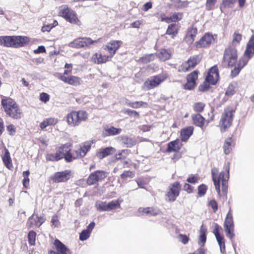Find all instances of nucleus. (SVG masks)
<instances>
[{"instance_id":"nucleus-1","label":"nucleus","mask_w":254,"mask_h":254,"mask_svg":"<svg viewBox=\"0 0 254 254\" xmlns=\"http://www.w3.org/2000/svg\"><path fill=\"white\" fill-rule=\"evenodd\" d=\"M226 171L221 172L218 176V170L216 168L212 169L211 174L212 180L215 187V189L218 194L220 193V182H222V190L226 193L228 188V181L229 179L230 163L228 162L225 165Z\"/></svg>"},{"instance_id":"nucleus-2","label":"nucleus","mask_w":254,"mask_h":254,"mask_svg":"<svg viewBox=\"0 0 254 254\" xmlns=\"http://www.w3.org/2000/svg\"><path fill=\"white\" fill-rule=\"evenodd\" d=\"M1 105L6 114L14 119L21 118V112L18 104L12 99L4 97L1 99Z\"/></svg>"},{"instance_id":"nucleus-3","label":"nucleus","mask_w":254,"mask_h":254,"mask_svg":"<svg viewBox=\"0 0 254 254\" xmlns=\"http://www.w3.org/2000/svg\"><path fill=\"white\" fill-rule=\"evenodd\" d=\"M28 42V38L23 36H0V45L6 47L20 48Z\"/></svg>"},{"instance_id":"nucleus-4","label":"nucleus","mask_w":254,"mask_h":254,"mask_svg":"<svg viewBox=\"0 0 254 254\" xmlns=\"http://www.w3.org/2000/svg\"><path fill=\"white\" fill-rule=\"evenodd\" d=\"M88 118V114L85 111H72L66 116L67 122L69 125L77 126L81 122L85 121Z\"/></svg>"},{"instance_id":"nucleus-5","label":"nucleus","mask_w":254,"mask_h":254,"mask_svg":"<svg viewBox=\"0 0 254 254\" xmlns=\"http://www.w3.org/2000/svg\"><path fill=\"white\" fill-rule=\"evenodd\" d=\"M235 111L231 107L225 109L220 120L219 126L221 131H225L229 128L233 120V114Z\"/></svg>"},{"instance_id":"nucleus-6","label":"nucleus","mask_w":254,"mask_h":254,"mask_svg":"<svg viewBox=\"0 0 254 254\" xmlns=\"http://www.w3.org/2000/svg\"><path fill=\"white\" fill-rule=\"evenodd\" d=\"M60 15L67 22L77 25L80 24V21L77 17L76 13L67 5H64L60 7Z\"/></svg>"},{"instance_id":"nucleus-7","label":"nucleus","mask_w":254,"mask_h":254,"mask_svg":"<svg viewBox=\"0 0 254 254\" xmlns=\"http://www.w3.org/2000/svg\"><path fill=\"white\" fill-rule=\"evenodd\" d=\"M238 59L237 50L233 46H229L225 50L223 56V62L229 67H233L236 64Z\"/></svg>"},{"instance_id":"nucleus-8","label":"nucleus","mask_w":254,"mask_h":254,"mask_svg":"<svg viewBox=\"0 0 254 254\" xmlns=\"http://www.w3.org/2000/svg\"><path fill=\"white\" fill-rule=\"evenodd\" d=\"M224 227L226 236L231 240L233 239L235 237L234 222L231 209L227 214L224 223Z\"/></svg>"},{"instance_id":"nucleus-9","label":"nucleus","mask_w":254,"mask_h":254,"mask_svg":"<svg viewBox=\"0 0 254 254\" xmlns=\"http://www.w3.org/2000/svg\"><path fill=\"white\" fill-rule=\"evenodd\" d=\"M181 185L178 182H175L171 184L165 194V199L168 202L174 201L179 195Z\"/></svg>"},{"instance_id":"nucleus-10","label":"nucleus","mask_w":254,"mask_h":254,"mask_svg":"<svg viewBox=\"0 0 254 254\" xmlns=\"http://www.w3.org/2000/svg\"><path fill=\"white\" fill-rule=\"evenodd\" d=\"M166 74H159L150 77L144 83V88L145 90L153 89L158 86L162 81L167 79Z\"/></svg>"},{"instance_id":"nucleus-11","label":"nucleus","mask_w":254,"mask_h":254,"mask_svg":"<svg viewBox=\"0 0 254 254\" xmlns=\"http://www.w3.org/2000/svg\"><path fill=\"white\" fill-rule=\"evenodd\" d=\"M108 173L103 170H97L91 173L88 176L86 183L89 186L102 182L108 176Z\"/></svg>"},{"instance_id":"nucleus-12","label":"nucleus","mask_w":254,"mask_h":254,"mask_svg":"<svg viewBox=\"0 0 254 254\" xmlns=\"http://www.w3.org/2000/svg\"><path fill=\"white\" fill-rule=\"evenodd\" d=\"M99 40V39L92 40L90 38L86 37L79 38L69 43L68 46L71 48L79 49L85 46L88 47L94 43H96Z\"/></svg>"},{"instance_id":"nucleus-13","label":"nucleus","mask_w":254,"mask_h":254,"mask_svg":"<svg viewBox=\"0 0 254 254\" xmlns=\"http://www.w3.org/2000/svg\"><path fill=\"white\" fill-rule=\"evenodd\" d=\"M200 55H195L190 57L187 62L183 63L181 65V69L187 72L190 69L194 68L201 61Z\"/></svg>"},{"instance_id":"nucleus-14","label":"nucleus","mask_w":254,"mask_h":254,"mask_svg":"<svg viewBox=\"0 0 254 254\" xmlns=\"http://www.w3.org/2000/svg\"><path fill=\"white\" fill-rule=\"evenodd\" d=\"M218 78V69L217 67L215 65L209 69L205 80L211 85H215L217 83Z\"/></svg>"},{"instance_id":"nucleus-15","label":"nucleus","mask_w":254,"mask_h":254,"mask_svg":"<svg viewBox=\"0 0 254 254\" xmlns=\"http://www.w3.org/2000/svg\"><path fill=\"white\" fill-rule=\"evenodd\" d=\"M70 171L65 170L62 172L56 173L51 178L52 180L55 183L64 182L69 179Z\"/></svg>"},{"instance_id":"nucleus-16","label":"nucleus","mask_w":254,"mask_h":254,"mask_svg":"<svg viewBox=\"0 0 254 254\" xmlns=\"http://www.w3.org/2000/svg\"><path fill=\"white\" fill-rule=\"evenodd\" d=\"M54 244L57 252L51 251L50 254H71L70 250L58 239L55 240Z\"/></svg>"},{"instance_id":"nucleus-17","label":"nucleus","mask_w":254,"mask_h":254,"mask_svg":"<svg viewBox=\"0 0 254 254\" xmlns=\"http://www.w3.org/2000/svg\"><path fill=\"white\" fill-rule=\"evenodd\" d=\"M45 219L43 217H39L37 215L33 214L29 218L27 225L30 228L33 226L39 227L45 222Z\"/></svg>"},{"instance_id":"nucleus-18","label":"nucleus","mask_w":254,"mask_h":254,"mask_svg":"<svg viewBox=\"0 0 254 254\" xmlns=\"http://www.w3.org/2000/svg\"><path fill=\"white\" fill-rule=\"evenodd\" d=\"M119 142L127 147H131L136 143V140L133 137H129L126 135H122L118 137Z\"/></svg>"},{"instance_id":"nucleus-19","label":"nucleus","mask_w":254,"mask_h":254,"mask_svg":"<svg viewBox=\"0 0 254 254\" xmlns=\"http://www.w3.org/2000/svg\"><path fill=\"white\" fill-rule=\"evenodd\" d=\"M214 41L213 36L210 34H205L199 41L197 42V47H205L209 46Z\"/></svg>"},{"instance_id":"nucleus-20","label":"nucleus","mask_w":254,"mask_h":254,"mask_svg":"<svg viewBox=\"0 0 254 254\" xmlns=\"http://www.w3.org/2000/svg\"><path fill=\"white\" fill-rule=\"evenodd\" d=\"M122 43V42L121 41H111L106 46L105 49L107 50L110 54H111V56H113L115 54L116 51L121 46Z\"/></svg>"},{"instance_id":"nucleus-21","label":"nucleus","mask_w":254,"mask_h":254,"mask_svg":"<svg viewBox=\"0 0 254 254\" xmlns=\"http://www.w3.org/2000/svg\"><path fill=\"white\" fill-rule=\"evenodd\" d=\"M254 54V35H253L247 43L244 57L250 59Z\"/></svg>"},{"instance_id":"nucleus-22","label":"nucleus","mask_w":254,"mask_h":254,"mask_svg":"<svg viewBox=\"0 0 254 254\" xmlns=\"http://www.w3.org/2000/svg\"><path fill=\"white\" fill-rule=\"evenodd\" d=\"M182 143L179 139H176L169 142L167 144V152H178L181 149Z\"/></svg>"},{"instance_id":"nucleus-23","label":"nucleus","mask_w":254,"mask_h":254,"mask_svg":"<svg viewBox=\"0 0 254 254\" xmlns=\"http://www.w3.org/2000/svg\"><path fill=\"white\" fill-rule=\"evenodd\" d=\"M138 212L142 215L146 216H156L160 213V210L157 208L153 207H140L138 209Z\"/></svg>"},{"instance_id":"nucleus-24","label":"nucleus","mask_w":254,"mask_h":254,"mask_svg":"<svg viewBox=\"0 0 254 254\" xmlns=\"http://www.w3.org/2000/svg\"><path fill=\"white\" fill-rule=\"evenodd\" d=\"M115 149L113 147H107L101 148L97 152V156L99 159H103L115 152Z\"/></svg>"},{"instance_id":"nucleus-25","label":"nucleus","mask_w":254,"mask_h":254,"mask_svg":"<svg viewBox=\"0 0 254 254\" xmlns=\"http://www.w3.org/2000/svg\"><path fill=\"white\" fill-rule=\"evenodd\" d=\"M197 34L196 28L190 27L188 29L187 34L185 37L186 42L189 44H191L194 41L195 37Z\"/></svg>"},{"instance_id":"nucleus-26","label":"nucleus","mask_w":254,"mask_h":254,"mask_svg":"<svg viewBox=\"0 0 254 254\" xmlns=\"http://www.w3.org/2000/svg\"><path fill=\"white\" fill-rule=\"evenodd\" d=\"M193 131V127L190 126L187 128L182 129L181 131V140L183 141H186L192 135Z\"/></svg>"},{"instance_id":"nucleus-27","label":"nucleus","mask_w":254,"mask_h":254,"mask_svg":"<svg viewBox=\"0 0 254 254\" xmlns=\"http://www.w3.org/2000/svg\"><path fill=\"white\" fill-rule=\"evenodd\" d=\"M109 56L96 53L92 57V61L95 64H100L105 63L108 61Z\"/></svg>"},{"instance_id":"nucleus-28","label":"nucleus","mask_w":254,"mask_h":254,"mask_svg":"<svg viewBox=\"0 0 254 254\" xmlns=\"http://www.w3.org/2000/svg\"><path fill=\"white\" fill-rule=\"evenodd\" d=\"M2 161L7 168L11 169L13 167L10 153L7 149H4V154L2 156Z\"/></svg>"},{"instance_id":"nucleus-29","label":"nucleus","mask_w":254,"mask_h":254,"mask_svg":"<svg viewBox=\"0 0 254 254\" xmlns=\"http://www.w3.org/2000/svg\"><path fill=\"white\" fill-rule=\"evenodd\" d=\"M122 132V129L120 128H116L111 126L109 127H107L105 128L104 134L105 136H112L120 134Z\"/></svg>"},{"instance_id":"nucleus-30","label":"nucleus","mask_w":254,"mask_h":254,"mask_svg":"<svg viewBox=\"0 0 254 254\" xmlns=\"http://www.w3.org/2000/svg\"><path fill=\"white\" fill-rule=\"evenodd\" d=\"M92 141H87L84 143L82 147H81L76 151L77 153L81 157H84L91 148Z\"/></svg>"},{"instance_id":"nucleus-31","label":"nucleus","mask_w":254,"mask_h":254,"mask_svg":"<svg viewBox=\"0 0 254 254\" xmlns=\"http://www.w3.org/2000/svg\"><path fill=\"white\" fill-rule=\"evenodd\" d=\"M192 119L195 126L200 127L204 126V118L199 114L192 115Z\"/></svg>"},{"instance_id":"nucleus-32","label":"nucleus","mask_w":254,"mask_h":254,"mask_svg":"<svg viewBox=\"0 0 254 254\" xmlns=\"http://www.w3.org/2000/svg\"><path fill=\"white\" fill-rule=\"evenodd\" d=\"M161 61H165L169 60L171 57V54L166 49H162L156 54Z\"/></svg>"},{"instance_id":"nucleus-33","label":"nucleus","mask_w":254,"mask_h":254,"mask_svg":"<svg viewBox=\"0 0 254 254\" xmlns=\"http://www.w3.org/2000/svg\"><path fill=\"white\" fill-rule=\"evenodd\" d=\"M178 25L176 23H172L169 25L166 34L175 36L178 33Z\"/></svg>"},{"instance_id":"nucleus-34","label":"nucleus","mask_w":254,"mask_h":254,"mask_svg":"<svg viewBox=\"0 0 254 254\" xmlns=\"http://www.w3.org/2000/svg\"><path fill=\"white\" fill-rule=\"evenodd\" d=\"M66 147H65L64 152V158L65 161L67 162H71L73 159H75V157L72 156L71 154L70 153V145L66 144Z\"/></svg>"},{"instance_id":"nucleus-35","label":"nucleus","mask_w":254,"mask_h":254,"mask_svg":"<svg viewBox=\"0 0 254 254\" xmlns=\"http://www.w3.org/2000/svg\"><path fill=\"white\" fill-rule=\"evenodd\" d=\"M156 57V54L145 55L140 58L139 61L143 64H147L148 63L154 61Z\"/></svg>"},{"instance_id":"nucleus-36","label":"nucleus","mask_w":254,"mask_h":254,"mask_svg":"<svg viewBox=\"0 0 254 254\" xmlns=\"http://www.w3.org/2000/svg\"><path fill=\"white\" fill-rule=\"evenodd\" d=\"M232 140L231 138L227 139L223 145L224 152L225 154H229L232 150Z\"/></svg>"},{"instance_id":"nucleus-37","label":"nucleus","mask_w":254,"mask_h":254,"mask_svg":"<svg viewBox=\"0 0 254 254\" xmlns=\"http://www.w3.org/2000/svg\"><path fill=\"white\" fill-rule=\"evenodd\" d=\"M127 106L134 109H137L142 107L144 105L147 106V103L143 101H135V102H127Z\"/></svg>"},{"instance_id":"nucleus-38","label":"nucleus","mask_w":254,"mask_h":254,"mask_svg":"<svg viewBox=\"0 0 254 254\" xmlns=\"http://www.w3.org/2000/svg\"><path fill=\"white\" fill-rule=\"evenodd\" d=\"M216 239L219 244L221 253L222 254L225 253V244L224 237L223 236H221L217 238H216Z\"/></svg>"},{"instance_id":"nucleus-39","label":"nucleus","mask_w":254,"mask_h":254,"mask_svg":"<svg viewBox=\"0 0 254 254\" xmlns=\"http://www.w3.org/2000/svg\"><path fill=\"white\" fill-rule=\"evenodd\" d=\"M121 202L122 200L120 199H117L112 200L108 203L109 211L116 209L117 207H119L120 206V203H121Z\"/></svg>"},{"instance_id":"nucleus-40","label":"nucleus","mask_w":254,"mask_h":254,"mask_svg":"<svg viewBox=\"0 0 254 254\" xmlns=\"http://www.w3.org/2000/svg\"><path fill=\"white\" fill-rule=\"evenodd\" d=\"M242 35L238 33L237 32H235L233 35V39L232 41V45L231 46H233L235 47L237 45H239L240 41L242 40Z\"/></svg>"},{"instance_id":"nucleus-41","label":"nucleus","mask_w":254,"mask_h":254,"mask_svg":"<svg viewBox=\"0 0 254 254\" xmlns=\"http://www.w3.org/2000/svg\"><path fill=\"white\" fill-rule=\"evenodd\" d=\"M65 147H66V144H64L62 146L60 147L59 150L55 154L58 161L64 158V152Z\"/></svg>"},{"instance_id":"nucleus-42","label":"nucleus","mask_w":254,"mask_h":254,"mask_svg":"<svg viewBox=\"0 0 254 254\" xmlns=\"http://www.w3.org/2000/svg\"><path fill=\"white\" fill-rule=\"evenodd\" d=\"M96 206L98 210L109 211L108 203H106V202H96Z\"/></svg>"},{"instance_id":"nucleus-43","label":"nucleus","mask_w":254,"mask_h":254,"mask_svg":"<svg viewBox=\"0 0 254 254\" xmlns=\"http://www.w3.org/2000/svg\"><path fill=\"white\" fill-rule=\"evenodd\" d=\"M80 79L75 76H70L68 84L74 86L80 84Z\"/></svg>"},{"instance_id":"nucleus-44","label":"nucleus","mask_w":254,"mask_h":254,"mask_svg":"<svg viewBox=\"0 0 254 254\" xmlns=\"http://www.w3.org/2000/svg\"><path fill=\"white\" fill-rule=\"evenodd\" d=\"M198 77V71L194 70L187 76V80L196 82Z\"/></svg>"},{"instance_id":"nucleus-45","label":"nucleus","mask_w":254,"mask_h":254,"mask_svg":"<svg viewBox=\"0 0 254 254\" xmlns=\"http://www.w3.org/2000/svg\"><path fill=\"white\" fill-rule=\"evenodd\" d=\"M249 60V58L245 57L241 58L239 60L237 66L242 69L247 64Z\"/></svg>"},{"instance_id":"nucleus-46","label":"nucleus","mask_w":254,"mask_h":254,"mask_svg":"<svg viewBox=\"0 0 254 254\" xmlns=\"http://www.w3.org/2000/svg\"><path fill=\"white\" fill-rule=\"evenodd\" d=\"M90 234L87 230H83L80 234L79 240L82 241L86 240L90 237Z\"/></svg>"},{"instance_id":"nucleus-47","label":"nucleus","mask_w":254,"mask_h":254,"mask_svg":"<svg viewBox=\"0 0 254 254\" xmlns=\"http://www.w3.org/2000/svg\"><path fill=\"white\" fill-rule=\"evenodd\" d=\"M205 104L202 102L196 103L193 106L194 110L198 113H200L203 111Z\"/></svg>"},{"instance_id":"nucleus-48","label":"nucleus","mask_w":254,"mask_h":254,"mask_svg":"<svg viewBox=\"0 0 254 254\" xmlns=\"http://www.w3.org/2000/svg\"><path fill=\"white\" fill-rule=\"evenodd\" d=\"M207 187L205 185L201 184L198 187V194L199 196H203L206 191Z\"/></svg>"},{"instance_id":"nucleus-49","label":"nucleus","mask_w":254,"mask_h":254,"mask_svg":"<svg viewBox=\"0 0 254 254\" xmlns=\"http://www.w3.org/2000/svg\"><path fill=\"white\" fill-rule=\"evenodd\" d=\"M210 84L207 82L205 80L202 84L199 86V90L201 92L207 91L210 88Z\"/></svg>"},{"instance_id":"nucleus-50","label":"nucleus","mask_w":254,"mask_h":254,"mask_svg":"<svg viewBox=\"0 0 254 254\" xmlns=\"http://www.w3.org/2000/svg\"><path fill=\"white\" fill-rule=\"evenodd\" d=\"M182 18V15L180 13H174L170 17V22H176L181 20Z\"/></svg>"},{"instance_id":"nucleus-51","label":"nucleus","mask_w":254,"mask_h":254,"mask_svg":"<svg viewBox=\"0 0 254 254\" xmlns=\"http://www.w3.org/2000/svg\"><path fill=\"white\" fill-rule=\"evenodd\" d=\"M36 235V233L33 231H30L28 233V236L29 242L31 245H34Z\"/></svg>"},{"instance_id":"nucleus-52","label":"nucleus","mask_w":254,"mask_h":254,"mask_svg":"<svg viewBox=\"0 0 254 254\" xmlns=\"http://www.w3.org/2000/svg\"><path fill=\"white\" fill-rule=\"evenodd\" d=\"M217 0H207L206 3V8L208 10H212L214 8L215 4Z\"/></svg>"},{"instance_id":"nucleus-53","label":"nucleus","mask_w":254,"mask_h":254,"mask_svg":"<svg viewBox=\"0 0 254 254\" xmlns=\"http://www.w3.org/2000/svg\"><path fill=\"white\" fill-rule=\"evenodd\" d=\"M178 238L179 241L184 244H187L190 240L188 236L183 234H179Z\"/></svg>"},{"instance_id":"nucleus-54","label":"nucleus","mask_w":254,"mask_h":254,"mask_svg":"<svg viewBox=\"0 0 254 254\" xmlns=\"http://www.w3.org/2000/svg\"><path fill=\"white\" fill-rule=\"evenodd\" d=\"M134 176V174L130 171H126L123 174H121V177L122 179H126V178H132Z\"/></svg>"},{"instance_id":"nucleus-55","label":"nucleus","mask_w":254,"mask_h":254,"mask_svg":"<svg viewBox=\"0 0 254 254\" xmlns=\"http://www.w3.org/2000/svg\"><path fill=\"white\" fill-rule=\"evenodd\" d=\"M40 99L46 103L50 100V96L46 93L42 92L40 95Z\"/></svg>"},{"instance_id":"nucleus-56","label":"nucleus","mask_w":254,"mask_h":254,"mask_svg":"<svg viewBox=\"0 0 254 254\" xmlns=\"http://www.w3.org/2000/svg\"><path fill=\"white\" fill-rule=\"evenodd\" d=\"M209 206L211 207L214 212H216L218 210V204L215 200H211L209 202Z\"/></svg>"},{"instance_id":"nucleus-57","label":"nucleus","mask_w":254,"mask_h":254,"mask_svg":"<svg viewBox=\"0 0 254 254\" xmlns=\"http://www.w3.org/2000/svg\"><path fill=\"white\" fill-rule=\"evenodd\" d=\"M196 84V82L187 80V82L185 84V88L186 89L191 90L192 89Z\"/></svg>"},{"instance_id":"nucleus-58","label":"nucleus","mask_w":254,"mask_h":254,"mask_svg":"<svg viewBox=\"0 0 254 254\" xmlns=\"http://www.w3.org/2000/svg\"><path fill=\"white\" fill-rule=\"evenodd\" d=\"M194 188L189 184L185 183L183 186V190L187 191L188 193H191L193 191Z\"/></svg>"},{"instance_id":"nucleus-59","label":"nucleus","mask_w":254,"mask_h":254,"mask_svg":"<svg viewBox=\"0 0 254 254\" xmlns=\"http://www.w3.org/2000/svg\"><path fill=\"white\" fill-rule=\"evenodd\" d=\"M219 225L217 223H215L214 229L213 230V233L214 234L216 238L221 236V235L219 233Z\"/></svg>"},{"instance_id":"nucleus-60","label":"nucleus","mask_w":254,"mask_h":254,"mask_svg":"<svg viewBox=\"0 0 254 254\" xmlns=\"http://www.w3.org/2000/svg\"><path fill=\"white\" fill-rule=\"evenodd\" d=\"M241 70V69L238 66H235V68L231 71V76L232 77L237 76L239 74Z\"/></svg>"},{"instance_id":"nucleus-61","label":"nucleus","mask_w":254,"mask_h":254,"mask_svg":"<svg viewBox=\"0 0 254 254\" xmlns=\"http://www.w3.org/2000/svg\"><path fill=\"white\" fill-rule=\"evenodd\" d=\"M125 113L127 114L129 116H132L134 117H138L139 114L134 110H131L130 109H127L125 111Z\"/></svg>"},{"instance_id":"nucleus-62","label":"nucleus","mask_w":254,"mask_h":254,"mask_svg":"<svg viewBox=\"0 0 254 254\" xmlns=\"http://www.w3.org/2000/svg\"><path fill=\"white\" fill-rule=\"evenodd\" d=\"M206 236L200 235L198 241V244L200 246H203L206 242Z\"/></svg>"},{"instance_id":"nucleus-63","label":"nucleus","mask_w":254,"mask_h":254,"mask_svg":"<svg viewBox=\"0 0 254 254\" xmlns=\"http://www.w3.org/2000/svg\"><path fill=\"white\" fill-rule=\"evenodd\" d=\"M159 18L162 22H166L168 23H170V17L166 16L165 14L163 13L160 14Z\"/></svg>"},{"instance_id":"nucleus-64","label":"nucleus","mask_w":254,"mask_h":254,"mask_svg":"<svg viewBox=\"0 0 254 254\" xmlns=\"http://www.w3.org/2000/svg\"><path fill=\"white\" fill-rule=\"evenodd\" d=\"M237 0H223V2L222 5L220 6L221 8L222 5L224 7L229 6L231 4H233Z\"/></svg>"}]
</instances>
